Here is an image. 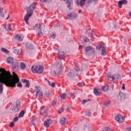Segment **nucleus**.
I'll return each instance as SVG.
<instances>
[{
  "instance_id": "49",
  "label": "nucleus",
  "mask_w": 131,
  "mask_h": 131,
  "mask_svg": "<svg viewBox=\"0 0 131 131\" xmlns=\"http://www.w3.org/2000/svg\"><path fill=\"white\" fill-rule=\"evenodd\" d=\"M83 39H84V41H85V42H88V41H90V39H89V38H86V37H83Z\"/></svg>"
},
{
  "instance_id": "45",
  "label": "nucleus",
  "mask_w": 131,
  "mask_h": 131,
  "mask_svg": "<svg viewBox=\"0 0 131 131\" xmlns=\"http://www.w3.org/2000/svg\"><path fill=\"white\" fill-rule=\"evenodd\" d=\"M19 119V117H15L13 118V122H17L18 121V120Z\"/></svg>"
},
{
  "instance_id": "35",
  "label": "nucleus",
  "mask_w": 131,
  "mask_h": 131,
  "mask_svg": "<svg viewBox=\"0 0 131 131\" xmlns=\"http://www.w3.org/2000/svg\"><path fill=\"white\" fill-rule=\"evenodd\" d=\"M1 51H2V52H3L4 53H5V54H9V53H10L9 50L5 49L4 48H2L1 49Z\"/></svg>"
},
{
  "instance_id": "52",
  "label": "nucleus",
  "mask_w": 131,
  "mask_h": 131,
  "mask_svg": "<svg viewBox=\"0 0 131 131\" xmlns=\"http://www.w3.org/2000/svg\"><path fill=\"white\" fill-rule=\"evenodd\" d=\"M44 97L48 98L50 97V92H47L46 94L44 95Z\"/></svg>"
},
{
  "instance_id": "29",
  "label": "nucleus",
  "mask_w": 131,
  "mask_h": 131,
  "mask_svg": "<svg viewBox=\"0 0 131 131\" xmlns=\"http://www.w3.org/2000/svg\"><path fill=\"white\" fill-rule=\"evenodd\" d=\"M114 76H115V79H116L117 81L121 79V76L119 74L114 75Z\"/></svg>"
},
{
  "instance_id": "57",
  "label": "nucleus",
  "mask_w": 131,
  "mask_h": 131,
  "mask_svg": "<svg viewBox=\"0 0 131 131\" xmlns=\"http://www.w3.org/2000/svg\"><path fill=\"white\" fill-rule=\"evenodd\" d=\"M79 50L82 49V46L81 45L79 46Z\"/></svg>"
},
{
  "instance_id": "40",
  "label": "nucleus",
  "mask_w": 131,
  "mask_h": 131,
  "mask_svg": "<svg viewBox=\"0 0 131 131\" xmlns=\"http://www.w3.org/2000/svg\"><path fill=\"white\" fill-rule=\"evenodd\" d=\"M89 101H91V99H83L82 101V104H83V105H84L85 103H87V102H89Z\"/></svg>"
},
{
  "instance_id": "32",
  "label": "nucleus",
  "mask_w": 131,
  "mask_h": 131,
  "mask_svg": "<svg viewBox=\"0 0 131 131\" xmlns=\"http://www.w3.org/2000/svg\"><path fill=\"white\" fill-rule=\"evenodd\" d=\"M26 47L29 49H33V45L31 44L30 42H27Z\"/></svg>"
},
{
  "instance_id": "55",
  "label": "nucleus",
  "mask_w": 131,
  "mask_h": 131,
  "mask_svg": "<svg viewBox=\"0 0 131 131\" xmlns=\"http://www.w3.org/2000/svg\"><path fill=\"white\" fill-rule=\"evenodd\" d=\"M69 96H70L71 97H74V94L69 93Z\"/></svg>"
},
{
  "instance_id": "23",
  "label": "nucleus",
  "mask_w": 131,
  "mask_h": 131,
  "mask_svg": "<svg viewBox=\"0 0 131 131\" xmlns=\"http://www.w3.org/2000/svg\"><path fill=\"white\" fill-rule=\"evenodd\" d=\"M107 78L110 81H113L115 79V76L112 75L111 74L109 73L107 74Z\"/></svg>"
},
{
  "instance_id": "33",
  "label": "nucleus",
  "mask_w": 131,
  "mask_h": 131,
  "mask_svg": "<svg viewBox=\"0 0 131 131\" xmlns=\"http://www.w3.org/2000/svg\"><path fill=\"white\" fill-rule=\"evenodd\" d=\"M5 27L7 31H10V30H11V25L8 24L6 25Z\"/></svg>"
},
{
  "instance_id": "12",
  "label": "nucleus",
  "mask_w": 131,
  "mask_h": 131,
  "mask_svg": "<svg viewBox=\"0 0 131 131\" xmlns=\"http://www.w3.org/2000/svg\"><path fill=\"white\" fill-rule=\"evenodd\" d=\"M67 18L70 20H74V19L77 18V14L73 12L70 13L67 15Z\"/></svg>"
},
{
  "instance_id": "58",
  "label": "nucleus",
  "mask_w": 131,
  "mask_h": 131,
  "mask_svg": "<svg viewBox=\"0 0 131 131\" xmlns=\"http://www.w3.org/2000/svg\"><path fill=\"white\" fill-rule=\"evenodd\" d=\"M55 26H56V27H59V26H60V24H57L55 25Z\"/></svg>"
},
{
  "instance_id": "56",
  "label": "nucleus",
  "mask_w": 131,
  "mask_h": 131,
  "mask_svg": "<svg viewBox=\"0 0 131 131\" xmlns=\"http://www.w3.org/2000/svg\"><path fill=\"white\" fill-rule=\"evenodd\" d=\"M38 36H42L43 35V34H42V33H38Z\"/></svg>"
},
{
  "instance_id": "8",
  "label": "nucleus",
  "mask_w": 131,
  "mask_h": 131,
  "mask_svg": "<svg viewBox=\"0 0 131 131\" xmlns=\"http://www.w3.org/2000/svg\"><path fill=\"white\" fill-rule=\"evenodd\" d=\"M40 114V115H42V116H47V115L49 114L48 107H46V106H42V107H41Z\"/></svg>"
},
{
  "instance_id": "1",
  "label": "nucleus",
  "mask_w": 131,
  "mask_h": 131,
  "mask_svg": "<svg viewBox=\"0 0 131 131\" xmlns=\"http://www.w3.org/2000/svg\"><path fill=\"white\" fill-rule=\"evenodd\" d=\"M0 95L4 92V84L6 86L15 88L17 82H19V77L14 72L11 75L10 71H7L5 69H0Z\"/></svg>"
},
{
  "instance_id": "26",
  "label": "nucleus",
  "mask_w": 131,
  "mask_h": 131,
  "mask_svg": "<svg viewBox=\"0 0 131 131\" xmlns=\"http://www.w3.org/2000/svg\"><path fill=\"white\" fill-rule=\"evenodd\" d=\"M60 124L61 125H64L66 124V119L65 118H61L60 121Z\"/></svg>"
},
{
  "instance_id": "46",
  "label": "nucleus",
  "mask_w": 131,
  "mask_h": 131,
  "mask_svg": "<svg viewBox=\"0 0 131 131\" xmlns=\"http://www.w3.org/2000/svg\"><path fill=\"white\" fill-rule=\"evenodd\" d=\"M85 113L88 116H91V111L90 110L86 111Z\"/></svg>"
},
{
  "instance_id": "48",
  "label": "nucleus",
  "mask_w": 131,
  "mask_h": 131,
  "mask_svg": "<svg viewBox=\"0 0 131 131\" xmlns=\"http://www.w3.org/2000/svg\"><path fill=\"white\" fill-rule=\"evenodd\" d=\"M102 131H112L111 128L109 127H105Z\"/></svg>"
},
{
  "instance_id": "44",
  "label": "nucleus",
  "mask_w": 131,
  "mask_h": 131,
  "mask_svg": "<svg viewBox=\"0 0 131 131\" xmlns=\"http://www.w3.org/2000/svg\"><path fill=\"white\" fill-rule=\"evenodd\" d=\"M64 111V108H60L58 110V113L59 114H61L62 112Z\"/></svg>"
},
{
  "instance_id": "27",
  "label": "nucleus",
  "mask_w": 131,
  "mask_h": 131,
  "mask_svg": "<svg viewBox=\"0 0 131 131\" xmlns=\"http://www.w3.org/2000/svg\"><path fill=\"white\" fill-rule=\"evenodd\" d=\"M7 61L8 64H11V63L12 64V63L14 62V58H13L12 57H9L7 58Z\"/></svg>"
},
{
  "instance_id": "3",
  "label": "nucleus",
  "mask_w": 131,
  "mask_h": 131,
  "mask_svg": "<svg viewBox=\"0 0 131 131\" xmlns=\"http://www.w3.org/2000/svg\"><path fill=\"white\" fill-rule=\"evenodd\" d=\"M31 70L33 73H38V74H41L43 72L44 68L42 66L37 65L36 66H32Z\"/></svg>"
},
{
  "instance_id": "30",
  "label": "nucleus",
  "mask_w": 131,
  "mask_h": 131,
  "mask_svg": "<svg viewBox=\"0 0 131 131\" xmlns=\"http://www.w3.org/2000/svg\"><path fill=\"white\" fill-rule=\"evenodd\" d=\"M106 49H105V47H103L102 49H101V55L102 56H105L106 55Z\"/></svg>"
},
{
  "instance_id": "61",
  "label": "nucleus",
  "mask_w": 131,
  "mask_h": 131,
  "mask_svg": "<svg viewBox=\"0 0 131 131\" xmlns=\"http://www.w3.org/2000/svg\"><path fill=\"white\" fill-rule=\"evenodd\" d=\"M128 15H129V16H130L131 17V11L128 12Z\"/></svg>"
},
{
  "instance_id": "19",
  "label": "nucleus",
  "mask_w": 131,
  "mask_h": 131,
  "mask_svg": "<svg viewBox=\"0 0 131 131\" xmlns=\"http://www.w3.org/2000/svg\"><path fill=\"white\" fill-rule=\"evenodd\" d=\"M118 98L119 100H124L126 98V95L122 92H119Z\"/></svg>"
},
{
  "instance_id": "14",
  "label": "nucleus",
  "mask_w": 131,
  "mask_h": 131,
  "mask_svg": "<svg viewBox=\"0 0 131 131\" xmlns=\"http://www.w3.org/2000/svg\"><path fill=\"white\" fill-rule=\"evenodd\" d=\"M53 123V120L51 119H47L44 121V126L46 127H49L50 125Z\"/></svg>"
},
{
  "instance_id": "60",
  "label": "nucleus",
  "mask_w": 131,
  "mask_h": 131,
  "mask_svg": "<svg viewBox=\"0 0 131 131\" xmlns=\"http://www.w3.org/2000/svg\"><path fill=\"white\" fill-rule=\"evenodd\" d=\"M81 12H82V11H81V10H79L78 11L79 14H80V13H81Z\"/></svg>"
},
{
  "instance_id": "16",
  "label": "nucleus",
  "mask_w": 131,
  "mask_h": 131,
  "mask_svg": "<svg viewBox=\"0 0 131 131\" xmlns=\"http://www.w3.org/2000/svg\"><path fill=\"white\" fill-rule=\"evenodd\" d=\"M35 29L38 33H42V32H41V26H40V24H36L35 25Z\"/></svg>"
},
{
  "instance_id": "21",
  "label": "nucleus",
  "mask_w": 131,
  "mask_h": 131,
  "mask_svg": "<svg viewBox=\"0 0 131 131\" xmlns=\"http://www.w3.org/2000/svg\"><path fill=\"white\" fill-rule=\"evenodd\" d=\"M21 81L24 83H26L25 85V88H28V89H29L30 86V83L29 82V80L26 79H24L21 80Z\"/></svg>"
},
{
  "instance_id": "47",
  "label": "nucleus",
  "mask_w": 131,
  "mask_h": 131,
  "mask_svg": "<svg viewBox=\"0 0 131 131\" xmlns=\"http://www.w3.org/2000/svg\"><path fill=\"white\" fill-rule=\"evenodd\" d=\"M56 104H57V100L54 99L52 101V106H55V105H56Z\"/></svg>"
},
{
  "instance_id": "9",
  "label": "nucleus",
  "mask_w": 131,
  "mask_h": 131,
  "mask_svg": "<svg viewBox=\"0 0 131 131\" xmlns=\"http://www.w3.org/2000/svg\"><path fill=\"white\" fill-rule=\"evenodd\" d=\"M53 76H56V75H60L62 74V66H60L59 68L53 72L52 73Z\"/></svg>"
},
{
  "instance_id": "11",
  "label": "nucleus",
  "mask_w": 131,
  "mask_h": 131,
  "mask_svg": "<svg viewBox=\"0 0 131 131\" xmlns=\"http://www.w3.org/2000/svg\"><path fill=\"white\" fill-rule=\"evenodd\" d=\"M24 36L22 34H17L14 36V40L15 41H22Z\"/></svg>"
},
{
  "instance_id": "4",
  "label": "nucleus",
  "mask_w": 131,
  "mask_h": 131,
  "mask_svg": "<svg viewBox=\"0 0 131 131\" xmlns=\"http://www.w3.org/2000/svg\"><path fill=\"white\" fill-rule=\"evenodd\" d=\"M78 71H80V70H77L76 69H74L73 70H70L68 73L67 74L68 77L70 79H72L73 77L77 76V75L78 74Z\"/></svg>"
},
{
  "instance_id": "17",
  "label": "nucleus",
  "mask_w": 131,
  "mask_h": 131,
  "mask_svg": "<svg viewBox=\"0 0 131 131\" xmlns=\"http://www.w3.org/2000/svg\"><path fill=\"white\" fill-rule=\"evenodd\" d=\"M85 2H86V0H76V5L77 6H80V7L84 6Z\"/></svg>"
},
{
  "instance_id": "24",
  "label": "nucleus",
  "mask_w": 131,
  "mask_h": 131,
  "mask_svg": "<svg viewBox=\"0 0 131 131\" xmlns=\"http://www.w3.org/2000/svg\"><path fill=\"white\" fill-rule=\"evenodd\" d=\"M94 93L96 96H99V95H101V90L97 89V88L94 89Z\"/></svg>"
},
{
  "instance_id": "51",
  "label": "nucleus",
  "mask_w": 131,
  "mask_h": 131,
  "mask_svg": "<svg viewBox=\"0 0 131 131\" xmlns=\"http://www.w3.org/2000/svg\"><path fill=\"white\" fill-rule=\"evenodd\" d=\"M15 122L13 121V122H11L9 125V126L10 127H13V126H14V125H15V123H14Z\"/></svg>"
},
{
  "instance_id": "15",
  "label": "nucleus",
  "mask_w": 131,
  "mask_h": 131,
  "mask_svg": "<svg viewBox=\"0 0 131 131\" xmlns=\"http://www.w3.org/2000/svg\"><path fill=\"white\" fill-rule=\"evenodd\" d=\"M67 8H68L69 10H72L73 8L72 7V6H73V0H67Z\"/></svg>"
},
{
  "instance_id": "25",
  "label": "nucleus",
  "mask_w": 131,
  "mask_h": 131,
  "mask_svg": "<svg viewBox=\"0 0 131 131\" xmlns=\"http://www.w3.org/2000/svg\"><path fill=\"white\" fill-rule=\"evenodd\" d=\"M14 54L16 55H21V53H22V50L21 49H16L14 50Z\"/></svg>"
},
{
  "instance_id": "63",
  "label": "nucleus",
  "mask_w": 131,
  "mask_h": 131,
  "mask_svg": "<svg viewBox=\"0 0 131 131\" xmlns=\"http://www.w3.org/2000/svg\"><path fill=\"white\" fill-rule=\"evenodd\" d=\"M9 17H10V15H8V17L6 18V20H8V19H9Z\"/></svg>"
},
{
  "instance_id": "59",
  "label": "nucleus",
  "mask_w": 131,
  "mask_h": 131,
  "mask_svg": "<svg viewBox=\"0 0 131 131\" xmlns=\"http://www.w3.org/2000/svg\"><path fill=\"white\" fill-rule=\"evenodd\" d=\"M77 85H78L79 86H81V83H78L77 84Z\"/></svg>"
},
{
  "instance_id": "54",
  "label": "nucleus",
  "mask_w": 131,
  "mask_h": 131,
  "mask_svg": "<svg viewBox=\"0 0 131 131\" xmlns=\"http://www.w3.org/2000/svg\"><path fill=\"white\" fill-rule=\"evenodd\" d=\"M50 85H51V86H52V88H55V83L52 82Z\"/></svg>"
},
{
  "instance_id": "31",
  "label": "nucleus",
  "mask_w": 131,
  "mask_h": 131,
  "mask_svg": "<svg viewBox=\"0 0 131 131\" xmlns=\"http://www.w3.org/2000/svg\"><path fill=\"white\" fill-rule=\"evenodd\" d=\"M109 90V85H105L102 86V91L104 92H107Z\"/></svg>"
},
{
  "instance_id": "62",
  "label": "nucleus",
  "mask_w": 131,
  "mask_h": 131,
  "mask_svg": "<svg viewBox=\"0 0 131 131\" xmlns=\"http://www.w3.org/2000/svg\"><path fill=\"white\" fill-rule=\"evenodd\" d=\"M48 82L49 85H51V82H50L49 80H48Z\"/></svg>"
},
{
  "instance_id": "5",
  "label": "nucleus",
  "mask_w": 131,
  "mask_h": 131,
  "mask_svg": "<svg viewBox=\"0 0 131 131\" xmlns=\"http://www.w3.org/2000/svg\"><path fill=\"white\" fill-rule=\"evenodd\" d=\"M84 52L85 55L91 56V54H95V48L92 46H88L85 48Z\"/></svg>"
},
{
  "instance_id": "41",
  "label": "nucleus",
  "mask_w": 131,
  "mask_h": 131,
  "mask_svg": "<svg viewBox=\"0 0 131 131\" xmlns=\"http://www.w3.org/2000/svg\"><path fill=\"white\" fill-rule=\"evenodd\" d=\"M16 83H17V88H22V83H21V82H20V79H19V81L18 82H17Z\"/></svg>"
},
{
  "instance_id": "2",
  "label": "nucleus",
  "mask_w": 131,
  "mask_h": 131,
  "mask_svg": "<svg viewBox=\"0 0 131 131\" xmlns=\"http://www.w3.org/2000/svg\"><path fill=\"white\" fill-rule=\"evenodd\" d=\"M35 7H36V4L35 3H33L31 4L29 7L26 6L25 7V10L26 11L27 13L25 15L24 20L27 25H29L28 20L30 18V17L33 15V11H34Z\"/></svg>"
},
{
  "instance_id": "42",
  "label": "nucleus",
  "mask_w": 131,
  "mask_h": 131,
  "mask_svg": "<svg viewBox=\"0 0 131 131\" xmlns=\"http://www.w3.org/2000/svg\"><path fill=\"white\" fill-rule=\"evenodd\" d=\"M52 0H40V2H41L42 3H51Z\"/></svg>"
},
{
  "instance_id": "64",
  "label": "nucleus",
  "mask_w": 131,
  "mask_h": 131,
  "mask_svg": "<svg viewBox=\"0 0 131 131\" xmlns=\"http://www.w3.org/2000/svg\"><path fill=\"white\" fill-rule=\"evenodd\" d=\"M95 31L92 30V33H95Z\"/></svg>"
},
{
  "instance_id": "43",
  "label": "nucleus",
  "mask_w": 131,
  "mask_h": 131,
  "mask_svg": "<svg viewBox=\"0 0 131 131\" xmlns=\"http://www.w3.org/2000/svg\"><path fill=\"white\" fill-rule=\"evenodd\" d=\"M36 122V119H33L31 122H30V124L31 125H33V124H34V123Z\"/></svg>"
},
{
  "instance_id": "50",
  "label": "nucleus",
  "mask_w": 131,
  "mask_h": 131,
  "mask_svg": "<svg viewBox=\"0 0 131 131\" xmlns=\"http://www.w3.org/2000/svg\"><path fill=\"white\" fill-rule=\"evenodd\" d=\"M56 34L52 33L50 34V37H52V38H55V37H56Z\"/></svg>"
},
{
  "instance_id": "38",
  "label": "nucleus",
  "mask_w": 131,
  "mask_h": 131,
  "mask_svg": "<svg viewBox=\"0 0 131 131\" xmlns=\"http://www.w3.org/2000/svg\"><path fill=\"white\" fill-rule=\"evenodd\" d=\"M23 116H24V111H21V112L18 115V117L21 118V117H23Z\"/></svg>"
},
{
  "instance_id": "37",
  "label": "nucleus",
  "mask_w": 131,
  "mask_h": 131,
  "mask_svg": "<svg viewBox=\"0 0 131 131\" xmlns=\"http://www.w3.org/2000/svg\"><path fill=\"white\" fill-rule=\"evenodd\" d=\"M20 67L21 69H25V68H26V65L23 62L20 63Z\"/></svg>"
},
{
  "instance_id": "20",
  "label": "nucleus",
  "mask_w": 131,
  "mask_h": 131,
  "mask_svg": "<svg viewBox=\"0 0 131 131\" xmlns=\"http://www.w3.org/2000/svg\"><path fill=\"white\" fill-rule=\"evenodd\" d=\"M92 3H94V4H96L97 3V0H88L85 4V7L89 8V7H90V5H91Z\"/></svg>"
},
{
  "instance_id": "13",
  "label": "nucleus",
  "mask_w": 131,
  "mask_h": 131,
  "mask_svg": "<svg viewBox=\"0 0 131 131\" xmlns=\"http://www.w3.org/2000/svg\"><path fill=\"white\" fill-rule=\"evenodd\" d=\"M58 60L59 61H61V60H63L65 57H66V53L64 52H58Z\"/></svg>"
},
{
  "instance_id": "39",
  "label": "nucleus",
  "mask_w": 131,
  "mask_h": 131,
  "mask_svg": "<svg viewBox=\"0 0 131 131\" xmlns=\"http://www.w3.org/2000/svg\"><path fill=\"white\" fill-rule=\"evenodd\" d=\"M103 47H104V46L102 45H99L97 46L96 47V50H101L103 49Z\"/></svg>"
},
{
  "instance_id": "6",
  "label": "nucleus",
  "mask_w": 131,
  "mask_h": 131,
  "mask_svg": "<svg viewBox=\"0 0 131 131\" xmlns=\"http://www.w3.org/2000/svg\"><path fill=\"white\" fill-rule=\"evenodd\" d=\"M20 101H17L16 102H14L12 106H11V110L14 112H18L20 110Z\"/></svg>"
},
{
  "instance_id": "10",
  "label": "nucleus",
  "mask_w": 131,
  "mask_h": 131,
  "mask_svg": "<svg viewBox=\"0 0 131 131\" xmlns=\"http://www.w3.org/2000/svg\"><path fill=\"white\" fill-rule=\"evenodd\" d=\"M115 120L118 122V123H122L124 122V117L118 114L115 118Z\"/></svg>"
},
{
  "instance_id": "36",
  "label": "nucleus",
  "mask_w": 131,
  "mask_h": 131,
  "mask_svg": "<svg viewBox=\"0 0 131 131\" xmlns=\"http://www.w3.org/2000/svg\"><path fill=\"white\" fill-rule=\"evenodd\" d=\"M103 105L105 106V107H107V106H109L110 105V100H106L104 102Z\"/></svg>"
},
{
  "instance_id": "53",
  "label": "nucleus",
  "mask_w": 131,
  "mask_h": 131,
  "mask_svg": "<svg viewBox=\"0 0 131 131\" xmlns=\"http://www.w3.org/2000/svg\"><path fill=\"white\" fill-rule=\"evenodd\" d=\"M122 90H125V86L124 83L122 84Z\"/></svg>"
},
{
  "instance_id": "22",
  "label": "nucleus",
  "mask_w": 131,
  "mask_h": 131,
  "mask_svg": "<svg viewBox=\"0 0 131 131\" xmlns=\"http://www.w3.org/2000/svg\"><path fill=\"white\" fill-rule=\"evenodd\" d=\"M17 68H19V63L17 62H12V69L13 70H16Z\"/></svg>"
},
{
  "instance_id": "18",
  "label": "nucleus",
  "mask_w": 131,
  "mask_h": 131,
  "mask_svg": "<svg viewBox=\"0 0 131 131\" xmlns=\"http://www.w3.org/2000/svg\"><path fill=\"white\" fill-rule=\"evenodd\" d=\"M122 5H127V1L126 0H122L118 2V6L120 9L122 8Z\"/></svg>"
},
{
  "instance_id": "7",
  "label": "nucleus",
  "mask_w": 131,
  "mask_h": 131,
  "mask_svg": "<svg viewBox=\"0 0 131 131\" xmlns=\"http://www.w3.org/2000/svg\"><path fill=\"white\" fill-rule=\"evenodd\" d=\"M34 92H36V97H38L39 99H42L43 98L42 92L40 91V87L35 86Z\"/></svg>"
},
{
  "instance_id": "34",
  "label": "nucleus",
  "mask_w": 131,
  "mask_h": 131,
  "mask_svg": "<svg viewBox=\"0 0 131 131\" xmlns=\"http://www.w3.org/2000/svg\"><path fill=\"white\" fill-rule=\"evenodd\" d=\"M60 98L62 100H65L67 98V94L63 93L60 95Z\"/></svg>"
},
{
  "instance_id": "28",
  "label": "nucleus",
  "mask_w": 131,
  "mask_h": 131,
  "mask_svg": "<svg viewBox=\"0 0 131 131\" xmlns=\"http://www.w3.org/2000/svg\"><path fill=\"white\" fill-rule=\"evenodd\" d=\"M4 16L5 14L4 13V9L2 7H0V19L4 18Z\"/></svg>"
}]
</instances>
